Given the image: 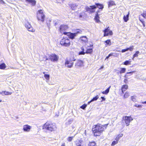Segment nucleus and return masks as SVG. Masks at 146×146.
Wrapping results in <instances>:
<instances>
[{
  "instance_id": "bf43d9fd",
  "label": "nucleus",
  "mask_w": 146,
  "mask_h": 146,
  "mask_svg": "<svg viewBox=\"0 0 146 146\" xmlns=\"http://www.w3.org/2000/svg\"><path fill=\"white\" fill-rule=\"evenodd\" d=\"M104 68V66H101V67L100 68V69H103Z\"/></svg>"
},
{
  "instance_id": "49530a36",
  "label": "nucleus",
  "mask_w": 146,
  "mask_h": 146,
  "mask_svg": "<svg viewBox=\"0 0 146 146\" xmlns=\"http://www.w3.org/2000/svg\"><path fill=\"white\" fill-rule=\"evenodd\" d=\"M134 106L137 107V108H141L142 107V106L141 105H137V104H135L134 105Z\"/></svg>"
},
{
  "instance_id": "4be33fe9",
  "label": "nucleus",
  "mask_w": 146,
  "mask_h": 146,
  "mask_svg": "<svg viewBox=\"0 0 146 146\" xmlns=\"http://www.w3.org/2000/svg\"><path fill=\"white\" fill-rule=\"evenodd\" d=\"M80 39L81 40L83 41V42H84L85 43L87 42L88 40L87 37H80Z\"/></svg>"
},
{
  "instance_id": "7c9ffc66",
  "label": "nucleus",
  "mask_w": 146,
  "mask_h": 146,
  "mask_svg": "<svg viewBox=\"0 0 146 146\" xmlns=\"http://www.w3.org/2000/svg\"><path fill=\"white\" fill-rule=\"evenodd\" d=\"M105 42L107 45L110 46L111 45V43L110 40L108 39L105 41Z\"/></svg>"
},
{
  "instance_id": "bb28decb",
  "label": "nucleus",
  "mask_w": 146,
  "mask_h": 146,
  "mask_svg": "<svg viewBox=\"0 0 146 146\" xmlns=\"http://www.w3.org/2000/svg\"><path fill=\"white\" fill-rule=\"evenodd\" d=\"M92 52V48H90L87 49L86 53L87 54L91 53Z\"/></svg>"
},
{
  "instance_id": "e433bc0d",
  "label": "nucleus",
  "mask_w": 146,
  "mask_h": 146,
  "mask_svg": "<svg viewBox=\"0 0 146 146\" xmlns=\"http://www.w3.org/2000/svg\"><path fill=\"white\" fill-rule=\"evenodd\" d=\"M129 96V94L128 92H126L124 95V98H127Z\"/></svg>"
},
{
  "instance_id": "a18cd8bd",
  "label": "nucleus",
  "mask_w": 146,
  "mask_h": 146,
  "mask_svg": "<svg viewBox=\"0 0 146 146\" xmlns=\"http://www.w3.org/2000/svg\"><path fill=\"white\" fill-rule=\"evenodd\" d=\"M112 55H113V53H110V54H109L108 55V56L106 57L105 60H106V59H108L109 58L110 56H112Z\"/></svg>"
},
{
  "instance_id": "864d4df0",
  "label": "nucleus",
  "mask_w": 146,
  "mask_h": 146,
  "mask_svg": "<svg viewBox=\"0 0 146 146\" xmlns=\"http://www.w3.org/2000/svg\"><path fill=\"white\" fill-rule=\"evenodd\" d=\"M92 102V100H91L90 101H89L88 102V104L89 105Z\"/></svg>"
},
{
  "instance_id": "ddd939ff",
  "label": "nucleus",
  "mask_w": 146,
  "mask_h": 146,
  "mask_svg": "<svg viewBox=\"0 0 146 146\" xmlns=\"http://www.w3.org/2000/svg\"><path fill=\"white\" fill-rule=\"evenodd\" d=\"M83 62L82 61L80 60H78L75 66L76 67H81L83 66Z\"/></svg>"
},
{
  "instance_id": "2f4dec72",
  "label": "nucleus",
  "mask_w": 146,
  "mask_h": 146,
  "mask_svg": "<svg viewBox=\"0 0 146 146\" xmlns=\"http://www.w3.org/2000/svg\"><path fill=\"white\" fill-rule=\"evenodd\" d=\"M131 61L129 60H126L123 62V64L125 65H128L131 64Z\"/></svg>"
},
{
  "instance_id": "338daca9",
  "label": "nucleus",
  "mask_w": 146,
  "mask_h": 146,
  "mask_svg": "<svg viewBox=\"0 0 146 146\" xmlns=\"http://www.w3.org/2000/svg\"><path fill=\"white\" fill-rule=\"evenodd\" d=\"M1 102V100H0V102Z\"/></svg>"
},
{
  "instance_id": "aec40b11",
  "label": "nucleus",
  "mask_w": 146,
  "mask_h": 146,
  "mask_svg": "<svg viewBox=\"0 0 146 146\" xmlns=\"http://www.w3.org/2000/svg\"><path fill=\"white\" fill-rule=\"evenodd\" d=\"M111 86H110L106 90L102 92V93L104 94H107L109 92Z\"/></svg>"
},
{
  "instance_id": "de8ad7c7",
  "label": "nucleus",
  "mask_w": 146,
  "mask_h": 146,
  "mask_svg": "<svg viewBox=\"0 0 146 146\" xmlns=\"http://www.w3.org/2000/svg\"><path fill=\"white\" fill-rule=\"evenodd\" d=\"M101 98L102 99V100L101 101V102H102L103 101L105 100L106 98L104 97H101Z\"/></svg>"
},
{
  "instance_id": "4d7b16f0",
  "label": "nucleus",
  "mask_w": 146,
  "mask_h": 146,
  "mask_svg": "<svg viewBox=\"0 0 146 146\" xmlns=\"http://www.w3.org/2000/svg\"><path fill=\"white\" fill-rule=\"evenodd\" d=\"M81 49L82 50V51H84V49L83 48V47H82L81 48Z\"/></svg>"
},
{
  "instance_id": "c756f323",
  "label": "nucleus",
  "mask_w": 146,
  "mask_h": 146,
  "mask_svg": "<svg viewBox=\"0 0 146 146\" xmlns=\"http://www.w3.org/2000/svg\"><path fill=\"white\" fill-rule=\"evenodd\" d=\"M131 100L134 102H136L137 101L136 96H131Z\"/></svg>"
},
{
  "instance_id": "79ce46f5",
  "label": "nucleus",
  "mask_w": 146,
  "mask_h": 146,
  "mask_svg": "<svg viewBox=\"0 0 146 146\" xmlns=\"http://www.w3.org/2000/svg\"><path fill=\"white\" fill-rule=\"evenodd\" d=\"M85 52H84L83 51H80L78 53V54L79 55H82V54H84Z\"/></svg>"
},
{
  "instance_id": "20e7f679",
  "label": "nucleus",
  "mask_w": 146,
  "mask_h": 146,
  "mask_svg": "<svg viewBox=\"0 0 146 146\" xmlns=\"http://www.w3.org/2000/svg\"><path fill=\"white\" fill-rule=\"evenodd\" d=\"M43 129H45L48 132H52L56 129L55 123H52L49 122H46L43 127Z\"/></svg>"
},
{
  "instance_id": "a19ab883",
  "label": "nucleus",
  "mask_w": 146,
  "mask_h": 146,
  "mask_svg": "<svg viewBox=\"0 0 146 146\" xmlns=\"http://www.w3.org/2000/svg\"><path fill=\"white\" fill-rule=\"evenodd\" d=\"M141 15L144 18L146 19V11L144 12V13L141 14Z\"/></svg>"
},
{
  "instance_id": "a878e982",
  "label": "nucleus",
  "mask_w": 146,
  "mask_h": 146,
  "mask_svg": "<svg viewBox=\"0 0 146 146\" xmlns=\"http://www.w3.org/2000/svg\"><path fill=\"white\" fill-rule=\"evenodd\" d=\"M60 44L61 45L65 46V39L64 37H63V38L60 41Z\"/></svg>"
},
{
  "instance_id": "c85d7f7f",
  "label": "nucleus",
  "mask_w": 146,
  "mask_h": 146,
  "mask_svg": "<svg viewBox=\"0 0 146 146\" xmlns=\"http://www.w3.org/2000/svg\"><path fill=\"white\" fill-rule=\"evenodd\" d=\"M73 119H70L68 121V122H66V125H69V124H71L72 121H73Z\"/></svg>"
},
{
  "instance_id": "1a4fd4ad",
  "label": "nucleus",
  "mask_w": 146,
  "mask_h": 146,
  "mask_svg": "<svg viewBox=\"0 0 146 146\" xmlns=\"http://www.w3.org/2000/svg\"><path fill=\"white\" fill-rule=\"evenodd\" d=\"M25 26L29 31L31 32L34 31V30L33 29L31 24L29 23L28 22L26 23L25 24Z\"/></svg>"
},
{
  "instance_id": "7ed1b4c3",
  "label": "nucleus",
  "mask_w": 146,
  "mask_h": 146,
  "mask_svg": "<svg viewBox=\"0 0 146 146\" xmlns=\"http://www.w3.org/2000/svg\"><path fill=\"white\" fill-rule=\"evenodd\" d=\"M95 5L90 6V7L86 6V11L89 13H92L94 12L95 9L98 7L99 9H102L104 8L103 5L101 4L97 3L95 4Z\"/></svg>"
},
{
  "instance_id": "9d476101",
  "label": "nucleus",
  "mask_w": 146,
  "mask_h": 146,
  "mask_svg": "<svg viewBox=\"0 0 146 146\" xmlns=\"http://www.w3.org/2000/svg\"><path fill=\"white\" fill-rule=\"evenodd\" d=\"M109 27H108L107 28L105 29L104 31V36H107L109 35H112V31H110Z\"/></svg>"
},
{
  "instance_id": "6e6552de",
  "label": "nucleus",
  "mask_w": 146,
  "mask_h": 146,
  "mask_svg": "<svg viewBox=\"0 0 146 146\" xmlns=\"http://www.w3.org/2000/svg\"><path fill=\"white\" fill-rule=\"evenodd\" d=\"M49 59L53 62H57L58 59L59 57L54 53L52 54L49 56Z\"/></svg>"
},
{
  "instance_id": "9b49d317",
  "label": "nucleus",
  "mask_w": 146,
  "mask_h": 146,
  "mask_svg": "<svg viewBox=\"0 0 146 146\" xmlns=\"http://www.w3.org/2000/svg\"><path fill=\"white\" fill-rule=\"evenodd\" d=\"M75 143L76 146H83V141L82 139L76 140Z\"/></svg>"
},
{
  "instance_id": "5fc2aeb1",
  "label": "nucleus",
  "mask_w": 146,
  "mask_h": 146,
  "mask_svg": "<svg viewBox=\"0 0 146 146\" xmlns=\"http://www.w3.org/2000/svg\"><path fill=\"white\" fill-rule=\"evenodd\" d=\"M83 134L85 135H86V130L84 131V133Z\"/></svg>"
},
{
  "instance_id": "09e8293b",
  "label": "nucleus",
  "mask_w": 146,
  "mask_h": 146,
  "mask_svg": "<svg viewBox=\"0 0 146 146\" xmlns=\"http://www.w3.org/2000/svg\"><path fill=\"white\" fill-rule=\"evenodd\" d=\"M88 46H90L91 47H92L93 46V43L91 42L90 44V45H88Z\"/></svg>"
},
{
  "instance_id": "4c0bfd02",
  "label": "nucleus",
  "mask_w": 146,
  "mask_h": 146,
  "mask_svg": "<svg viewBox=\"0 0 146 146\" xmlns=\"http://www.w3.org/2000/svg\"><path fill=\"white\" fill-rule=\"evenodd\" d=\"M44 77L47 80H49L50 78V75L48 74H45Z\"/></svg>"
},
{
  "instance_id": "680f3d73",
  "label": "nucleus",
  "mask_w": 146,
  "mask_h": 146,
  "mask_svg": "<svg viewBox=\"0 0 146 146\" xmlns=\"http://www.w3.org/2000/svg\"><path fill=\"white\" fill-rule=\"evenodd\" d=\"M61 146H65V144L64 143Z\"/></svg>"
},
{
  "instance_id": "ea45409f",
  "label": "nucleus",
  "mask_w": 146,
  "mask_h": 146,
  "mask_svg": "<svg viewBox=\"0 0 146 146\" xmlns=\"http://www.w3.org/2000/svg\"><path fill=\"white\" fill-rule=\"evenodd\" d=\"M4 92L5 95H11L12 94V92L7 91H4Z\"/></svg>"
},
{
  "instance_id": "dca6fc26",
  "label": "nucleus",
  "mask_w": 146,
  "mask_h": 146,
  "mask_svg": "<svg viewBox=\"0 0 146 146\" xmlns=\"http://www.w3.org/2000/svg\"><path fill=\"white\" fill-rule=\"evenodd\" d=\"M133 47L131 46L129 48H127L125 49H122L121 50V52H124L128 50H130V51H131L133 50Z\"/></svg>"
},
{
  "instance_id": "f257e3e1",
  "label": "nucleus",
  "mask_w": 146,
  "mask_h": 146,
  "mask_svg": "<svg viewBox=\"0 0 146 146\" xmlns=\"http://www.w3.org/2000/svg\"><path fill=\"white\" fill-rule=\"evenodd\" d=\"M68 29V27L67 25H60L59 28L60 32L65 35H66L68 36H76L78 35V34L81 33L82 31L80 29H74L72 30V33L70 32H64Z\"/></svg>"
},
{
  "instance_id": "f3484780",
  "label": "nucleus",
  "mask_w": 146,
  "mask_h": 146,
  "mask_svg": "<svg viewBox=\"0 0 146 146\" xmlns=\"http://www.w3.org/2000/svg\"><path fill=\"white\" fill-rule=\"evenodd\" d=\"M65 46H67L70 45V41L67 37H65Z\"/></svg>"
},
{
  "instance_id": "393cba45",
  "label": "nucleus",
  "mask_w": 146,
  "mask_h": 146,
  "mask_svg": "<svg viewBox=\"0 0 146 146\" xmlns=\"http://www.w3.org/2000/svg\"><path fill=\"white\" fill-rule=\"evenodd\" d=\"M6 68V65L5 63H2L0 64V69H4Z\"/></svg>"
},
{
  "instance_id": "37998d69",
  "label": "nucleus",
  "mask_w": 146,
  "mask_h": 146,
  "mask_svg": "<svg viewBox=\"0 0 146 146\" xmlns=\"http://www.w3.org/2000/svg\"><path fill=\"white\" fill-rule=\"evenodd\" d=\"M73 138V137H68V140L69 141H71L72 139Z\"/></svg>"
},
{
  "instance_id": "412c9836",
  "label": "nucleus",
  "mask_w": 146,
  "mask_h": 146,
  "mask_svg": "<svg viewBox=\"0 0 146 146\" xmlns=\"http://www.w3.org/2000/svg\"><path fill=\"white\" fill-rule=\"evenodd\" d=\"M129 12L128 14L126 16L124 15L123 17V19L124 21L125 22H127L129 19Z\"/></svg>"
},
{
  "instance_id": "c9c22d12",
  "label": "nucleus",
  "mask_w": 146,
  "mask_h": 146,
  "mask_svg": "<svg viewBox=\"0 0 146 146\" xmlns=\"http://www.w3.org/2000/svg\"><path fill=\"white\" fill-rule=\"evenodd\" d=\"M99 98V96L98 95L96 96L95 97L93 98L91 100L92 102L97 100Z\"/></svg>"
},
{
  "instance_id": "5701e85b",
  "label": "nucleus",
  "mask_w": 146,
  "mask_h": 146,
  "mask_svg": "<svg viewBox=\"0 0 146 146\" xmlns=\"http://www.w3.org/2000/svg\"><path fill=\"white\" fill-rule=\"evenodd\" d=\"M108 5L109 7H110V6L115 5V4L114 1H110L108 2Z\"/></svg>"
},
{
  "instance_id": "72a5a7b5",
  "label": "nucleus",
  "mask_w": 146,
  "mask_h": 146,
  "mask_svg": "<svg viewBox=\"0 0 146 146\" xmlns=\"http://www.w3.org/2000/svg\"><path fill=\"white\" fill-rule=\"evenodd\" d=\"M126 70V68H121V70L119 72V73L120 74H122V73H124Z\"/></svg>"
},
{
  "instance_id": "0eeeda50",
  "label": "nucleus",
  "mask_w": 146,
  "mask_h": 146,
  "mask_svg": "<svg viewBox=\"0 0 146 146\" xmlns=\"http://www.w3.org/2000/svg\"><path fill=\"white\" fill-rule=\"evenodd\" d=\"M122 119L123 121H124L127 126H129V125L130 121L133 119L131 116H123Z\"/></svg>"
},
{
  "instance_id": "f8f14e48",
  "label": "nucleus",
  "mask_w": 146,
  "mask_h": 146,
  "mask_svg": "<svg viewBox=\"0 0 146 146\" xmlns=\"http://www.w3.org/2000/svg\"><path fill=\"white\" fill-rule=\"evenodd\" d=\"M31 127L27 125H24L23 127V130L24 131L29 132L30 131Z\"/></svg>"
},
{
  "instance_id": "8fccbe9b",
  "label": "nucleus",
  "mask_w": 146,
  "mask_h": 146,
  "mask_svg": "<svg viewBox=\"0 0 146 146\" xmlns=\"http://www.w3.org/2000/svg\"><path fill=\"white\" fill-rule=\"evenodd\" d=\"M0 2L1 3L3 4H4L5 3L3 0H0Z\"/></svg>"
},
{
  "instance_id": "39448f33",
  "label": "nucleus",
  "mask_w": 146,
  "mask_h": 146,
  "mask_svg": "<svg viewBox=\"0 0 146 146\" xmlns=\"http://www.w3.org/2000/svg\"><path fill=\"white\" fill-rule=\"evenodd\" d=\"M37 18L38 21L43 22L44 21L45 15L44 11L42 10H38L37 13Z\"/></svg>"
},
{
  "instance_id": "f03ea898",
  "label": "nucleus",
  "mask_w": 146,
  "mask_h": 146,
  "mask_svg": "<svg viewBox=\"0 0 146 146\" xmlns=\"http://www.w3.org/2000/svg\"><path fill=\"white\" fill-rule=\"evenodd\" d=\"M108 124H107L102 125L98 124L93 125L92 130L94 133V135L95 136H100L104 130L106 129Z\"/></svg>"
},
{
  "instance_id": "774afa93",
  "label": "nucleus",
  "mask_w": 146,
  "mask_h": 146,
  "mask_svg": "<svg viewBox=\"0 0 146 146\" xmlns=\"http://www.w3.org/2000/svg\"><path fill=\"white\" fill-rule=\"evenodd\" d=\"M0 94H1V92H0Z\"/></svg>"
},
{
  "instance_id": "423d86ee",
  "label": "nucleus",
  "mask_w": 146,
  "mask_h": 146,
  "mask_svg": "<svg viewBox=\"0 0 146 146\" xmlns=\"http://www.w3.org/2000/svg\"><path fill=\"white\" fill-rule=\"evenodd\" d=\"M76 59H74L72 60L70 58H66L65 60V65L68 68H72L73 65L74 63L72 62L73 61H75Z\"/></svg>"
},
{
  "instance_id": "69168bd1",
  "label": "nucleus",
  "mask_w": 146,
  "mask_h": 146,
  "mask_svg": "<svg viewBox=\"0 0 146 146\" xmlns=\"http://www.w3.org/2000/svg\"><path fill=\"white\" fill-rule=\"evenodd\" d=\"M82 16V15H80V17H81Z\"/></svg>"
},
{
  "instance_id": "b1692460",
  "label": "nucleus",
  "mask_w": 146,
  "mask_h": 146,
  "mask_svg": "<svg viewBox=\"0 0 146 146\" xmlns=\"http://www.w3.org/2000/svg\"><path fill=\"white\" fill-rule=\"evenodd\" d=\"M135 72V71H132L127 72L125 76V78H127V76H129L131 75L133 73Z\"/></svg>"
},
{
  "instance_id": "e2e57ef3",
  "label": "nucleus",
  "mask_w": 146,
  "mask_h": 146,
  "mask_svg": "<svg viewBox=\"0 0 146 146\" xmlns=\"http://www.w3.org/2000/svg\"><path fill=\"white\" fill-rule=\"evenodd\" d=\"M46 60H48V58H47V57L46 56Z\"/></svg>"
},
{
  "instance_id": "603ef678",
  "label": "nucleus",
  "mask_w": 146,
  "mask_h": 146,
  "mask_svg": "<svg viewBox=\"0 0 146 146\" xmlns=\"http://www.w3.org/2000/svg\"><path fill=\"white\" fill-rule=\"evenodd\" d=\"M141 103L142 104H146V101L142 102H141Z\"/></svg>"
},
{
  "instance_id": "4468645a",
  "label": "nucleus",
  "mask_w": 146,
  "mask_h": 146,
  "mask_svg": "<svg viewBox=\"0 0 146 146\" xmlns=\"http://www.w3.org/2000/svg\"><path fill=\"white\" fill-rule=\"evenodd\" d=\"M100 12V11L99 10L97 11L96 12V16H95L94 19L96 21L97 23H99L100 22V20L99 19V15L98 14V13Z\"/></svg>"
},
{
  "instance_id": "a211bd4d",
  "label": "nucleus",
  "mask_w": 146,
  "mask_h": 146,
  "mask_svg": "<svg viewBox=\"0 0 146 146\" xmlns=\"http://www.w3.org/2000/svg\"><path fill=\"white\" fill-rule=\"evenodd\" d=\"M128 88V86L127 85L125 84L122 87L121 90L123 93Z\"/></svg>"
},
{
  "instance_id": "13d9d810",
  "label": "nucleus",
  "mask_w": 146,
  "mask_h": 146,
  "mask_svg": "<svg viewBox=\"0 0 146 146\" xmlns=\"http://www.w3.org/2000/svg\"><path fill=\"white\" fill-rule=\"evenodd\" d=\"M75 37H68L69 38H70L72 39H74Z\"/></svg>"
},
{
  "instance_id": "6e6d98bb",
  "label": "nucleus",
  "mask_w": 146,
  "mask_h": 146,
  "mask_svg": "<svg viewBox=\"0 0 146 146\" xmlns=\"http://www.w3.org/2000/svg\"><path fill=\"white\" fill-rule=\"evenodd\" d=\"M114 70L115 71H118V72H117V74H119V70Z\"/></svg>"
},
{
  "instance_id": "58836bf2",
  "label": "nucleus",
  "mask_w": 146,
  "mask_h": 146,
  "mask_svg": "<svg viewBox=\"0 0 146 146\" xmlns=\"http://www.w3.org/2000/svg\"><path fill=\"white\" fill-rule=\"evenodd\" d=\"M87 105L86 104H83L81 106L80 108H81L83 110H84L87 107Z\"/></svg>"
},
{
  "instance_id": "3c124183",
  "label": "nucleus",
  "mask_w": 146,
  "mask_h": 146,
  "mask_svg": "<svg viewBox=\"0 0 146 146\" xmlns=\"http://www.w3.org/2000/svg\"><path fill=\"white\" fill-rule=\"evenodd\" d=\"M1 94L2 95H5L4 91H3L1 92Z\"/></svg>"
},
{
  "instance_id": "6ab92c4d",
  "label": "nucleus",
  "mask_w": 146,
  "mask_h": 146,
  "mask_svg": "<svg viewBox=\"0 0 146 146\" xmlns=\"http://www.w3.org/2000/svg\"><path fill=\"white\" fill-rule=\"evenodd\" d=\"M78 5L76 4H73L70 6L72 9L73 10H75L77 7Z\"/></svg>"
},
{
  "instance_id": "0e129e2a",
  "label": "nucleus",
  "mask_w": 146,
  "mask_h": 146,
  "mask_svg": "<svg viewBox=\"0 0 146 146\" xmlns=\"http://www.w3.org/2000/svg\"><path fill=\"white\" fill-rule=\"evenodd\" d=\"M45 72H43V73L44 74V75H45V74H45Z\"/></svg>"
},
{
  "instance_id": "052dcab7",
  "label": "nucleus",
  "mask_w": 146,
  "mask_h": 146,
  "mask_svg": "<svg viewBox=\"0 0 146 146\" xmlns=\"http://www.w3.org/2000/svg\"><path fill=\"white\" fill-rule=\"evenodd\" d=\"M127 80L126 79H125L124 80V82L126 83V82L127 81Z\"/></svg>"
},
{
  "instance_id": "cd10ccee",
  "label": "nucleus",
  "mask_w": 146,
  "mask_h": 146,
  "mask_svg": "<svg viewBox=\"0 0 146 146\" xmlns=\"http://www.w3.org/2000/svg\"><path fill=\"white\" fill-rule=\"evenodd\" d=\"M96 143L95 142L93 141L90 142L88 144V146H96Z\"/></svg>"
},
{
  "instance_id": "473e14b6",
  "label": "nucleus",
  "mask_w": 146,
  "mask_h": 146,
  "mask_svg": "<svg viewBox=\"0 0 146 146\" xmlns=\"http://www.w3.org/2000/svg\"><path fill=\"white\" fill-rule=\"evenodd\" d=\"M116 141H113L111 143V145L112 146H114L117 143L118 140L116 138Z\"/></svg>"
},
{
  "instance_id": "2eb2a0df",
  "label": "nucleus",
  "mask_w": 146,
  "mask_h": 146,
  "mask_svg": "<svg viewBox=\"0 0 146 146\" xmlns=\"http://www.w3.org/2000/svg\"><path fill=\"white\" fill-rule=\"evenodd\" d=\"M26 2L31 3L32 6H35L36 4V1L35 0H25Z\"/></svg>"
},
{
  "instance_id": "f704fd0d",
  "label": "nucleus",
  "mask_w": 146,
  "mask_h": 146,
  "mask_svg": "<svg viewBox=\"0 0 146 146\" xmlns=\"http://www.w3.org/2000/svg\"><path fill=\"white\" fill-rule=\"evenodd\" d=\"M139 52L138 51L136 52L133 55V57L132 59L133 60L135 57L138 56V54L139 53Z\"/></svg>"
},
{
  "instance_id": "c03bdc74",
  "label": "nucleus",
  "mask_w": 146,
  "mask_h": 146,
  "mask_svg": "<svg viewBox=\"0 0 146 146\" xmlns=\"http://www.w3.org/2000/svg\"><path fill=\"white\" fill-rule=\"evenodd\" d=\"M123 136V134H120L117 137L116 139L118 140H119V138L122 137Z\"/></svg>"
}]
</instances>
